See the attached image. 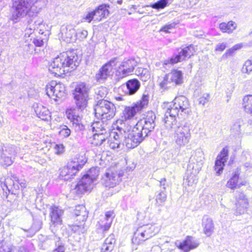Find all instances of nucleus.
<instances>
[{
    "label": "nucleus",
    "mask_w": 252,
    "mask_h": 252,
    "mask_svg": "<svg viewBox=\"0 0 252 252\" xmlns=\"http://www.w3.org/2000/svg\"><path fill=\"white\" fill-rule=\"evenodd\" d=\"M210 95L208 93L202 94L198 98L199 104L204 105L210 99Z\"/></svg>",
    "instance_id": "obj_52"
},
{
    "label": "nucleus",
    "mask_w": 252,
    "mask_h": 252,
    "mask_svg": "<svg viewBox=\"0 0 252 252\" xmlns=\"http://www.w3.org/2000/svg\"><path fill=\"white\" fill-rule=\"evenodd\" d=\"M155 119V114L153 112H149L146 118L140 120L135 125V122H133L130 127L133 126L139 133H141L145 138L154 129L156 126Z\"/></svg>",
    "instance_id": "obj_8"
},
{
    "label": "nucleus",
    "mask_w": 252,
    "mask_h": 252,
    "mask_svg": "<svg viewBox=\"0 0 252 252\" xmlns=\"http://www.w3.org/2000/svg\"><path fill=\"white\" fill-rule=\"evenodd\" d=\"M204 157L202 151L197 150L194 154L192 155L189 160V166L194 169L195 171H198L203 165Z\"/></svg>",
    "instance_id": "obj_25"
},
{
    "label": "nucleus",
    "mask_w": 252,
    "mask_h": 252,
    "mask_svg": "<svg viewBox=\"0 0 252 252\" xmlns=\"http://www.w3.org/2000/svg\"><path fill=\"white\" fill-rule=\"evenodd\" d=\"M236 211L238 214H243L249 205L246 196L243 193H239L236 197Z\"/></svg>",
    "instance_id": "obj_29"
},
{
    "label": "nucleus",
    "mask_w": 252,
    "mask_h": 252,
    "mask_svg": "<svg viewBox=\"0 0 252 252\" xmlns=\"http://www.w3.org/2000/svg\"><path fill=\"white\" fill-rule=\"evenodd\" d=\"M66 113L67 118L72 122V126L76 131H81L84 129V126L81 122V117L76 115L73 110L67 109Z\"/></svg>",
    "instance_id": "obj_28"
},
{
    "label": "nucleus",
    "mask_w": 252,
    "mask_h": 252,
    "mask_svg": "<svg viewBox=\"0 0 252 252\" xmlns=\"http://www.w3.org/2000/svg\"><path fill=\"white\" fill-rule=\"evenodd\" d=\"M228 148L225 147L223 148L217 157L214 168L216 173L218 175L222 173L225 163L228 158Z\"/></svg>",
    "instance_id": "obj_22"
},
{
    "label": "nucleus",
    "mask_w": 252,
    "mask_h": 252,
    "mask_svg": "<svg viewBox=\"0 0 252 252\" xmlns=\"http://www.w3.org/2000/svg\"><path fill=\"white\" fill-rule=\"evenodd\" d=\"M135 74L140 76L141 80L143 81H146L150 78L149 69L147 68H137L135 70Z\"/></svg>",
    "instance_id": "obj_43"
},
{
    "label": "nucleus",
    "mask_w": 252,
    "mask_h": 252,
    "mask_svg": "<svg viewBox=\"0 0 252 252\" xmlns=\"http://www.w3.org/2000/svg\"><path fill=\"white\" fill-rule=\"evenodd\" d=\"M149 102V96L147 94H143L139 102H137L131 106H126L122 113V121H124V125H129V122L131 123L135 120L134 117L136 114L141 111ZM132 124H129V126Z\"/></svg>",
    "instance_id": "obj_3"
},
{
    "label": "nucleus",
    "mask_w": 252,
    "mask_h": 252,
    "mask_svg": "<svg viewBox=\"0 0 252 252\" xmlns=\"http://www.w3.org/2000/svg\"><path fill=\"white\" fill-rule=\"evenodd\" d=\"M239 175L240 172L238 169L237 171L235 172L233 176L228 181L226 186L232 189L239 187Z\"/></svg>",
    "instance_id": "obj_39"
},
{
    "label": "nucleus",
    "mask_w": 252,
    "mask_h": 252,
    "mask_svg": "<svg viewBox=\"0 0 252 252\" xmlns=\"http://www.w3.org/2000/svg\"><path fill=\"white\" fill-rule=\"evenodd\" d=\"M92 129L95 133H107V130L109 127L106 123L103 120L94 122L92 126Z\"/></svg>",
    "instance_id": "obj_36"
},
{
    "label": "nucleus",
    "mask_w": 252,
    "mask_h": 252,
    "mask_svg": "<svg viewBox=\"0 0 252 252\" xmlns=\"http://www.w3.org/2000/svg\"><path fill=\"white\" fill-rule=\"evenodd\" d=\"M167 78L172 82V85L174 87L183 83L182 73L178 70H173L167 74Z\"/></svg>",
    "instance_id": "obj_34"
},
{
    "label": "nucleus",
    "mask_w": 252,
    "mask_h": 252,
    "mask_svg": "<svg viewBox=\"0 0 252 252\" xmlns=\"http://www.w3.org/2000/svg\"><path fill=\"white\" fill-rule=\"evenodd\" d=\"M64 211L58 206H53L50 208V227L51 229L62 224V216Z\"/></svg>",
    "instance_id": "obj_18"
},
{
    "label": "nucleus",
    "mask_w": 252,
    "mask_h": 252,
    "mask_svg": "<svg viewBox=\"0 0 252 252\" xmlns=\"http://www.w3.org/2000/svg\"><path fill=\"white\" fill-rule=\"evenodd\" d=\"M41 226L42 222L40 220H36L32 225L31 230L32 232L35 233L40 229Z\"/></svg>",
    "instance_id": "obj_58"
},
{
    "label": "nucleus",
    "mask_w": 252,
    "mask_h": 252,
    "mask_svg": "<svg viewBox=\"0 0 252 252\" xmlns=\"http://www.w3.org/2000/svg\"><path fill=\"white\" fill-rule=\"evenodd\" d=\"M97 176V171L96 169L91 168L89 172L75 186V188L72 189V193L80 195L86 191H90L93 188V183Z\"/></svg>",
    "instance_id": "obj_6"
},
{
    "label": "nucleus",
    "mask_w": 252,
    "mask_h": 252,
    "mask_svg": "<svg viewBox=\"0 0 252 252\" xmlns=\"http://www.w3.org/2000/svg\"><path fill=\"white\" fill-rule=\"evenodd\" d=\"M123 135L121 127L118 126L116 130L111 132L110 134L109 146L111 149L120 148L121 145L123 146Z\"/></svg>",
    "instance_id": "obj_24"
},
{
    "label": "nucleus",
    "mask_w": 252,
    "mask_h": 252,
    "mask_svg": "<svg viewBox=\"0 0 252 252\" xmlns=\"http://www.w3.org/2000/svg\"><path fill=\"white\" fill-rule=\"evenodd\" d=\"M189 104L187 97L183 95L177 96L174 99L173 102L167 104V115L178 116L180 110L184 112L188 109Z\"/></svg>",
    "instance_id": "obj_11"
},
{
    "label": "nucleus",
    "mask_w": 252,
    "mask_h": 252,
    "mask_svg": "<svg viewBox=\"0 0 252 252\" xmlns=\"http://www.w3.org/2000/svg\"><path fill=\"white\" fill-rule=\"evenodd\" d=\"M121 127V130L123 135V146L125 145L128 149H133L137 147L144 140V138L139 131L133 126L128 128Z\"/></svg>",
    "instance_id": "obj_2"
},
{
    "label": "nucleus",
    "mask_w": 252,
    "mask_h": 252,
    "mask_svg": "<svg viewBox=\"0 0 252 252\" xmlns=\"http://www.w3.org/2000/svg\"><path fill=\"white\" fill-rule=\"evenodd\" d=\"M86 162L83 161L81 164L78 161H71L68 163L66 166L61 168L60 177L63 180H68L75 175L76 173L82 168L83 165Z\"/></svg>",
    "instance_id": "obj_15"
},
{
    "label": "nucleus",
    "mask_w": 252,
    "mask_h": 252,
    "mask_svg": "<svg viewBox=\"0 0 252 252\" xmlns=\"http://www.w3.org/2000/svg\"><path fill=\"white\" fill-rule=\"evenodd\" d=\"M137 63L133 59L124 60L118 66L116 75L119 78H123L132 74Z\"/></svg>",
    "instance_id": "obj_16"
},
{
    "label": "nucleus",
    "mask_w": 252,
    "mask_h": 252,
    "mask_svg": "<svg viewBox=\"0 0 252 252\" xmlns=\"http://www.w3.org/2000/svg\"><path fill=\"white\" fill-rule=\"evenodd\" d=\"M34 111L37 116L45 121H49L51 120L50 112L49 110L41 104H37L34 108Z\"/></svg>",
    "instance_id": "obj_33"
},
{
    "label": "nucleus",
    "mask_w": 252,
    "mask_h": 252,
    "mask_svg": "<svg viewBox=\"0 0 252 252\" xmlns=\"http://www.w3.org/2000/svg\"><path fill=\"white\" fill-rule=\"evenodd\" d=\"M1 186L3 188L5 187L8 190L12 189V187L14 185V180L12 178L8 177L7 178H1L0 179Z\"/></svg>",
    "instance_id": "obj_45"
},
{
    "label": "nucleus",
    "mask_w": 252,
    "mask_h": 252,
    "mask_svg": "<svg viewBox=\"0 0 252 252\" xmlns=\"http://www.w3.org/2000/svg\"><path fill=\"white\" fill-rule=\"evenodd\" d=\"M243 121L241 120L237 121L232 126L231 131V133L239 136L241 133V127L243 124Z\"/></svg>",
    "instance_id": "obj_46"
},
{
    "label": "nucleus",
    "mask_w": 252,
    "mask_h": 252,
    "mask_svg": "<svg viewBox=\"0 0 252 252\" xmlns=\"http://www.w3.org/2000/svg\"><path fill=\"white\" fill-rule=\"evenodd\" d=\"M176 246L184 252H189L191 250L196 248L199 246L198 241L194 237L188 236L183 242L178 241Z\"/></svg>",
    "instance_id": "obj_21"
},
{
    "label": "nucleus",
    "mask_w": 252,
    "mask_h": 252,
    "mask_svg": "<svg viewBox=\"0 0 252 252\" xmlns=\"http://www.w3.org/2000/svg\"><path fill=\"white\" fill-rule=\"evenodd\" d=\"M140 86L141 84L137 79H130L126 83L125 92L128 95H133L138 91Z\"/></svg>",
    "instance_id": "obj_32"
},
{
    "label": "nucleus",
    "mask_w": 252,
    "mask_h": 252,
    "mask_svg": "<svg viewBox=\"0 0 252 252\" xmlns=\"http://www.w3.org/2000/svg\"><path fill=\"white\" fill-rule=\"evenodd\" d=\"M88 34V31L87 30L82 29L76 32V36H77L78 39L80 40H83L86 38Z\"/></svg>",
    "instance_id": "obj_56"
},
{
    "label": "nucleus",
    "mask_w": 252,
    "mask_h": 252,
    "mask_svg": "<svg viewBox=\"0 0 252 252\" xmlns=\"http://www.w3.org/2000/svg\"><path fill=\"white\" fill-rule=\"evenodd\" d=\"M74 215L79 218V221H84L88 217V213L85 207L83 205H78L76 207L74 211Z\"/></svg>",
    "instance_id": "obj_38"
},
{
    "label": "nucleus",
    "mask_w": 252,
    "mask_h": 252,
    "mask_svg": "<svg viewBox=\"0 0 252 252\" xmlns=\"http://www.w3.org/2000/svg\"><path fill=\"white\" fill-rule=\"evenodd\" d=\"M29 27H28L25 33L24 37V41L28 39V38H31L32 37H34V35L33 34V32L34 30L32 28L31 25H29Z\"/></svg>",
    "instance_id": "obj_54"
},
{
    "label": "nucleus",
    "mask_w": 252,
    "mask_h": 252,
    "mask_svg": "<svg viewBox=\"0 0 252 252\" xmlns=\"http://www.w3.org/2000/svg\"><path fill=\"white\" fill-rule=\"evenodd\" d=\"M12 248L4 242H0V252H11Z\"/></svg>",
    "instance_id": "obj_59"
},
{
    "label": "nucleus",
    "mask_w": 252,
    "mask_h": 252,
    "mask_svg": "<svg viewBox=\"0 0 252 252\" xmlns=\"http://www.w3.org/2000/svg\"><path fill=\"white\" fill-rule=\"evenodd\" d=\"M64 146L63 144H58L55 146V149L56 150V153L58 154L62 153L64 151Z\"/></svg>",
    "instance_id": "obj_64"
},
{
    "label": "nucleus",
    "mask_w": 252,
    "mask_h": 252,
    "mask_svg": "<svg viewBox=\"0 0 252 252\" xmlns=\"http://www.w3.org/2000/svg\"><path fill=\"white\" fill-rule=\"evenodd\" d=\"M252 71V59L247 60L242 68V72L243 73L250 74Z\"/></svg>",
    "instance_id": "obj_48"
},
{
    "label": "nucleus",
    "mask_w": 252,
    "mask_h": 252,
    "mask_svg": "<svg viewBox=\"0 0 252 252\" xmlns=\"http://www.w3.org/2000/svg\"><path fill=\"white\" fill-rule=\"evenodd\" d=\"M201 226L203 233L207 236H211L214 232L215 224L213 219L208 215L203 216Z\"/></svg>",
    "instance_id": "obj_27"
},
{
    "label": "nucleus",
    "mask_w": 252,
    "mask_h": 252,
    "mask_svg": "<svg viewBox=\"0 0 252 252\" xmlns=\"http://www.w3.org/2000/svg\"><path fill=\"white\" fill-rule=\"evenodd\" d=\"M72 230L75 233H77L78 234L83 233L84 232V228L82 226H79L77 225H74L72 227Z\"/></svg>",
    "instance_id": "obj_60"
},
{
    "label": "nucleus",
    "mask_w": 252,
    "mask_h": 252,
    "mask_svg": "<svg viewBox=\"0 0 252 252\" xmlns=\"http://www.w3.org/2000/svg\"><path fill=\"white\" fill-rule=\"evenodd\" d=\"M195 48L192 45H190L188 46L185 47L179 52V54L175 57L173 56L170 59H167L164 61V64H174L178 62H180L183 60H186L187 58H189L195 53Z\"/></svg>",
    "instance_id": "obj_17"
},
{
    "label": "nucleus",
    "mask_w": 252,
    "mask_h": 252,
    "mask_svg": "<svg viewBox=\"0 0 252 252\" xmlns=\"http://www.w3.org/2000/svg\"><path fill=\"white\" fill-rule=\"evenodd\" d=\"M117 64V58L111 60L100 68L98 72L95 75L96 80L99 82L105 80L111 73L113 68Z\"/></svg>",
    "instance_id": "obj_19"
},
{
    "label": "nucleus",
    "mask_w": 252,
    "mask_h": 252,
    "mask_svg": "<svg viewBox=\"0 0 252 252\" xmlns=\"http://www.w3.org/2000/svg\"><path fill=\"white\" fill-rule=\"evenodd\" d=\"M65 92L64 85L60 82L52 81L46 86V94L55 101L65 96Z\"/></svg>",
    "instance_id": "obj_14"
},
{
    "label": "nucleus",
    "mask_w": 252,
    "mask_h": 252,
    "mask_svg": "<svg viewBox=\"0 0 252 252\" xmlns=\"http://www.w3.org/2000/svg\"><path fill=\"white\" fill-rule=\"evenodd\" d=\"M33 0H13L12 12L11 19L17 22L25 16L27 12V6Z\"/></svg>",
    "instance_id": "obj_12"
},
{
    "label": "nucleus",
    "mask_w": 252,
    "mask_h": 252,
    "mask_svg": "<svg viewBox=\"0 0 252 252\" xmlns=\"http://www.w3.org/2000/svg\"><path fill=\"white\" fill-rule=\"evenodd\" d=\"M159 230V227L155 224L139 226L134 232L132 242L133 244L139 245L154 236Z\"/></svg>",
    "instance_id": "obj_5"
},
{
    "label": "nucleus",
    "mask_w": 252,
    "mask_h": 252,
    "mask_svg": "<svg viewBox=\"0 0 252 252\" xmlns=\"http://www.w3.org/2000/svg\"><path fill=\"white\" fill-rule=\"evenodd\" d=\"M174 130V139L178 147H184L189 143L191 134L189 123L185 122L180 124L176 126Z\"/></svg>",
    "instance_id": "obj_4"
},
{
    "label": "nucleus",
    "mask_w": 252,
    "mask_h": 252,
    "mask_svg": "<svg viewBox=\"0 0 252 252\" xmlns=\"http://www.w3.org/2000/svg\"><path fill=\"white\" fill-rule=\"evenodd\" d=\"M48 3L47 0H36L32 4L30 3L27 6V12L25 16L28 15L30 17L36 16L41 10L45 8Z\"/></svg>",
    "instance_id": "obj_23"
},
{
    "label": "nucleus",
    "mask_w": 252,
    "mask_h": 252,
    "mask_svg": "<svg viewBox=\"0 0 252 252\" xmlns=\"http://www.w3.org/2000/svg\"><path fill=\"white\" fill-rule=\"evenodd\" d=\"M90 88L86 84L80 83L77 85L73 93L75 103L78 109H84L88 103Z\"/></svg>",
    "instance_id": "obj_9"
},
{
    "label": "nucleus",
    "mask_w": 252,
    "mask_h": 252,
    "mask_svg": "<svg viewBox=\"0 0 252 252\" xmlns=\"http://www.w3.org/2000/svg\"><path fill=\"white\" fill-rule=\"evenodd\" d=\"M167 1L168 0H160L152 4V7L158 9H162L167 5Z\"/></svg>",
    "instance_id": "obj_53"
},
{
    "label": "nucleus",
    "mask_w": 252,
    "mask_h": 252,
    "mask_svg": "<svg viewBox=\"0 0 252 252\" xmlns=\"http://www.w3.org/2000/svg\"><path fill=\"white\" fill-rule=\"evenodd\" d=\"M108 7L106 4H101L93 10L94 15V21L99 22L106 18L109 13Z\"/></svg>",
    "instance_id": "obj_31"
},
{
    "label": "nucleus",
    "mask_w": 252,
    "mask_h": 252,
    "mask_svg": "<svg viewBox=\"0 0 252 252\" xmlns=\"http://www.w3.org/2000/svg\"><path fill=\"white\" fill-rule=\"evenodd\" d=\"M82 20L89 23L92 21H94V15L93 10L88 12L83 18Z\"/></svg>",
    "instance_id": "obj_55"
},
{
    "label": "nucleus",
    "mask_w": 252,
    "mask_h": 252,
    "mask_svg": "<svg viewBox=\"0 0 252 252\" xmlns=\"http://www.w3.org/2000/svg\"><path fill=\"white\" fill-rule=\"evenodd\" d=\"M159 186L162 188L161 190L165 191L167 186L166 184V180L165 178L161 179L159 181Z\"/></svg>",
    "instance_id": "obj_62"
},
{
    "label": "nucleus",
    "mask_w": 252,
    "mask_h": 252,
    "mask_svg": "<svg viewBox=\"0 0 252 252\" xmlns=\"http://www.w3.org/2000/svg\"><path fill=\"white\" fill-rule=\"evenodd\" d=\"M167 108H166L165 110L164 118L165 126L167 129H168L172 128H174L175 129V128L176 127V125L177 121L176 117L177 116H173L171 114L167 115Z\"/></svg>",
    "instance_id": "obj_37"
},
{
    "label": "nucleus",
    "mask_w": 252,
    "mask_h": 252,
    "mask_svg": "<svg viewBox=\"0 0 252 252\" xmlns=\"http://www.w3.org/2000/svg\"><path fill=\"white\" fill-rule=\"evenodd\" d=\"M32 27L34 30L38 29L39 33L43 34V29L40 28L41 27H45V24L43 23V20L42 19H38L35 21Z\"/></svg>",
    "instance_id": "obj_49"
},
{
    "label": "nucleus",
    "mask_w": 252,
    "mask_h": 252,
    "mask_svg": "<svg viewBox=\"0 0 252 252\" xmlns=\"http://www.w3.org/2000/svg\"><path fill=\"white\" fill-rule=\"evenodd\" d=\"M78 64L76 53L73 51H67L54 58L49 65L48 70L54 76H60L64 73L65 68L70 67L74 69Z\"/></svg>",
    "instance_id": "obj_1"
},
{
    "label": "nucleus",
    "mask_w": 252,
    "mask_h": 252,
    "mask_svg": "<svg viewBox=\"0 0 252 252\" xmlns=\"http://www.w3.org/2000/svg\"><path fill=\"white\" fill-rule=\"evenodd\" d=\"M114 217L113 211L106 212L104 216H101L98 222V228L101 229L103 232L107 231L110 228Z\"/></svg>",
    "instance_id": "obj_26"
},
{
    "label": "nucleus",
    "mask_w": 252,
    "mask_h": 252,
    "mask_svg": "<svg viewBox=\"0 0 252 252\" xmlns=\"http://www.w3.org/2000/svg\"><path fill=\"white\" fill-rule=\"evenodd\" d=\"M44 44V41L41 37H32L26 39L22 44L24 52L27 54H32L35 51V46L41 47Z\"/></svg>",
    "instance_id": "obj_20"
},
{
    "label": "nucleus",
    "mask_w": 252,
    "mask_h": 252,
    "mask_svg": "<svg viewBox=\"0 0 252 252\" xmlns=\"http://www.w3.org/2000/svg\"><path fill=\"white\" fill-rule=\"evenodd\" d=\"M226 47V44L225 43H219L216 46L215 50L216 51H223Z\"/></svg>",
    "instance_id": "obj_61"
},
{
    "label": "nucleus",
    "mask_w": 252,
    "mask_h": 252,
    "mask_svg": "<svg viewBox=\"0 0 252 252\" xmlns=\"http://www.w3.org/2000/svg\"><path fill=\"white\" fill-rule=\"evenodd\" d=\"M18 151V148L14 145H7L4 146L0 152V164L4 168L11 165Z\"/></svg>",
    "instance_id": "obj_13"
},
{
    "label": "nucleus",
    "mask_w": 252,
    "mask_h": 252,
    "mask_svg": "<svg viewBox=\"0 0 252 252\" xmlns=\"http://www.w3.org/2000/svg\"><path fill=\"white\" fill-rule=\"evenodd\" d=\"M95 94L98 95L97 98H99L98 96L100 98L105 97L108 94L107 89L102 86L99 87L95 91Z\"/></svg>",
    "instance_id": "obj_51"
},
{
    "label": "nucleus",
    "mask_w": 252,
    "mask_h": 252,
    "mask_svg": "<svg viewBox=\"0 0 252 252\" xmlns=\"http://www.w3.org/2000/svg\"><path fill=\"white\" fill-rule=\"evenodd\" d=\"M243 104L245 111L252 115V95L245 96Z\"/></svg>",
    "instance_id": "obj_41"
},
{
    "label": "nucleus",
    "mask_w": 252,
    "mask_h": 252,
    "mask_svg": "<svg viewBox=\"0 0 252 252\" xmlns=\"http://www.w3.org/2000/svg\"><path fill=\"white\" fill-rule=\"evenodd\" d=\"M219 28L221 32L229 33L236 29V24L233 21H229L227 23H220Z\"/></svg>",
    "instance_id": "obj_40"
},
{
    "label": "nucleus",
    "mask_w": 252,
    "mask_h": 252,
    "mask_svg": "<svg viewBox=\"0 0 252 252\" xmlns=\"http://www.w3.org/2000/svg\"><path fill=\"white\" fill-rule=\"evenodd\" d=\"M123 175L122 170H117L115 167L107 169L101 179L102 184L106 188H114L120 183Z\"/></svg>",
    "instance_id": "obj_10"
},
{
    "label": "nucleus",
    "mask_w": 252,
    "mask_h": 252,
    "mask_svg": "<svg viewBox=\"0 0 252 252\" xmlns=\"http://www.w3.org/2000/svg\"><path fill=\"white\" fill-rule=\"evenodd\" d=\"M108 135V133H95L93 135V143L95 145H101L105 141Z\"/></svg>",
    "instance_id": "obj_42"
},
{
    "label": "nucleus",
    "mask_w": 252,
    "mask_h": 252,
    "mask_svg": "<svg viewBox=\"0 0 252 252\" xmlns=\"http://www.w3.org/2000/svg\"><path fill=\"white\" fill-rule=\"evenodd\" d=\"M115 242L114 235L113 234L110 235L103 244L100 252H110L113 250Z\"/></svg>",
    "instance_id": "obj_35"
},
{
    "label": "nucleus",
    "mask_w": 252,
    "mask_h": 252,
    "mask_svg": "<svg viewBox=\"0 0 252 252\" xmlns=\"http://www.w3.org/2000/svg\"><path fill=\"white\" fill-rule=\"evenodd\" d=\"M198 179L196 176H189L188 177L186 181L188 182V186L194 187L197 182Z\"/></svg>",
    "instance_id": "obj_57"
},
{
    "label": "nucleus",
    "mask_w": 252,
    "mask_h": 252,
    "mask_svg": "<svg viewBox=\"0 0 252 252\" xmlns=\"http://www.w3.org/2000/svg\"><path fill=\"white\" fill-rule=\"evenodd\" d=\"M59 129V135L63 138L68 137L71 133L70 129L65 125L60 126Z\"/></svg>",
    "instance_id": "obj_47"
},
{
    "label": "nucleus",
    "mask_w": 252,
    "mask_h": 252,
    "mask_svg": "<svg viewBox=\"0 0 252 252\" xmlns=\"http://www.w3.org/2000/svg\"><path fill=\"white\" fill-rule=\"evenodd\" d=\"M161 89H166L169 88L174 87L172 85V82L167 78V75L164 77L163 80L159 84Z\"/></svg>",
    "instance_id": "obj_50"
},
{
    "label": "nucleus",
    "mask_w": 252,
    "mask_h": 252,
    "mask_svg": "<svg viewBox=\"0 0 252 252\" xmlns=\"http://www.w3.org/2000/svg\"><path fill=\"white\" fill-rule=\"evenodd\" d=\"M61 38L66 42L72 41L73 37L76 36L75 30L71 25H63L61 28Z\"/></svg>",
    "instance_id": "obj_30"
},
{
    "label": "nucleus",
    "mask_w": 252,
    "mask_h": 252,
    "mask_svg": "<svg viewBox=\"0 0 252 252\" xmlns=\"http://www.w3.org/2000/svg\"><path fill=\"white\" fill-rule=\"evenodd\" d=\"M167 198V194L164 190H160L159 192L156 195V205L158 206H162Z\"/></svg>",
    "instance_id": "obj_44"
},
{
    "label": "nucleus",
    "mask_w": 252,
    "mask_h": 252,
    "mask_svg": "<svg viewBox=\"0 0 252 252\" xmlns=\"http://www.w3.org/2000/svg\"><path fill=\"white\" fill-rule=\"evenodd\" d=\"M95 115L102 120H109L115 115L116 109L113 103L104 99L98 101L94 107Z\"/></svg>",
    "instance_id": "obj_7"
},
{
    "label": "nucleus",
    "mask_w": 252,
    "mask_h": 252,
    "mask_svg": "<svg viewBox=\"0 0 252 252\" xmlns=\"http://www.w3.org/2000/svg\"><path fill=\"white\" fill-rule=\"evenodd\" d=\"M173 27L174 26L172 24L165 25L160 29V31L164 32L166 33H168L169 32V30L173 29Z\"/></svg>",
    "instance_id": "obj_63"
}]
</instances>
